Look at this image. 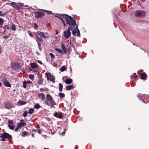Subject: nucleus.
<instances>
[{
  "mask_svg": "<svg viewBox=\"0 0 149 149\" xmlns=\"http://www.w3.org/2000/svg\"><path fill=\"white\" fill-rule=\"evenodd\" d=\"M63 17L65 18L66 20V23L72 26H75L76 24L75 21L72 17L67 15L63 14Z\"/></svg>",
  "mask_w": 149,
  "mask_h": 149,
  "instance_id": "obj_1",
  "label": "nucleus"
},
{
  "mask_svg": "<svg viewBox=\"0 0 149 149\" xmlns=\"http://www.w3.org/2000/svg\"><path fill=\"white\" fill-rule=\"evenodd\" d=\"M46 104L49 105V102L50 103L51 108H54V106L56 105V103L53 100V98L49 94H47L46 95V99L45 100Z\"/></svg>",
  "mask_w": 149,
  "mask_h": 149,
  "instance_id": "obj_2",
  "label": "nucleus"
},
{
  "mask_svg": "<svg viewBox=\"0 0 149 149\" xmlns=\"http://www.w3.org/2000/svg\"><path fill=\"white\" fill-rule=\"evenodd\" d=\"M36 37L40 41L42 40V38L45 39L48 38L47 36H45L43 32L39 31L36 33Z\"/></svg>",
  "mask_w": 149,
  "mask_h": 149,
  "instance_id": "obj_3",
  "label": "nucleus"
},
{
  "mask_svg": "<svg viewBox=\"0 0 149 149\" xmlns=\"http://www.w3.org/2000/svg\"><path fill=\"white\" fill-rule=\"evenodd\" d=\"M138 97L141 100L145 103H147L149 101V96L148 95L139 94Z\"/></svg>",
  "mask_w": 149,
  "mask_h": 149,
  "instance_id": "obj_4",
  "label": "nucleus"
},
{
  "mask_svg": "<svg viewBox=\"0 0 149 149\" xmlns=\"http://www.w3.org/2000/svg\"><path fill=\"white\" fill-rule=\"evenodd\" d=\"M73 29V28L72 27L69 26L67 31H64V36L65 38H68L70 37L71 34L70 30L72 31Z\"/></svg>",
  "mask_w": 149,
  "mask_h": 149,
  "instance_id": "obj_5",
  "label": "nucleus"
},
{
  "mask_svg": "<svg viewBox=\"0 0 149 149\" xmlns=\"http://www.w3.org/2000/svg\"><path fill=\"white\" fill-rule=\"evenodd\" d=\"M11 6L17 10L19 9L22 6H23V4L20 3H16L13 2L10 3Z\"/></svg>",
  "mask_w": 149,
  "mask_h": 149,
  "instance_id": "obj_6",
  "label": "nucleus"
},
{
  "mask_svg": "<svg viewBox=\"0 0 149 149\" xmlns=\"http://www.w3.org/2000/svg\"><path fill=\"white\" fill-rule=\"evenodd\" d=\"M146 15V13L143 11H138L136 12V15L138 17H142L145 16Z\"/></svg>",
  "mask_w": 149,
  "mask_h": 149,
  "instance_id": "obj_7",
  "label": "nucleus"
},
{
  "mask_svg": "<svg viewBox=\"0 0 149 149\" xmlns=\"http://www.w3.org/2000/svg\"><path fill=\"white\" fill-rule=\"evenodd\" d=\"M77 29H74L73 28L72 31V33L73 36H75L77 34V36L78 37L80 36V33L79 30L78 29L77 27Z\"/></svg>",
  "mask_w": 149,
  "mask_h": 149,
  "instance_id": "obj_8",
  "label": "nucleus"
},
{
  "mask_svg": "<svg viewBox=\"0 0 149 149\" xmlns=\"http://www.w3.org/2000/svg\"><path fill=\"white\" fill-rule=\"evenodd\" d=\"M2 81L4 85L6 87H10L11 86L10 84L6 78H4L2 79Z\"/></svg>",
  "mask_w": 149,
  "mask_h": 149,
  "instance_id": "obj_9",
  "label": "nucleus"
},
{
  "mask_svg": "<svg viewBox=\"0 0 149 149\" xmlns=\"http://www.w3.org/2000/svg\"><path fill=\"white\" fill-rule=\"evenodd\" d=\"M46 75L48 80L52 81H54L55 79L53 78V76L50 73H46Z\"/></svg>",
  "mask_w": 149,
  "mask_h": 149,
  "instance_id": "obj_10",
  "label": "nucleus"
},
{
  "mask_svg": "<svg viewBox=\"0 0 149 149\" xmlns=\"http://www.w3.org/2000/svg\"><path fill=\"white\" fill-rule=\"evenodd\" d=\"M35 13L36 15V17L38 18L42 17L45 16V15L43 13L40 12H37Z\"/></svg>",
  "mask_w": 149,
  "mask_h": 149,
  "instance_id": "obj_11",
  "label": "nucleus"
},
{
  "mask_svg": "<svg viewBox=\"0 0 149 149\" xmlns=\"http://www.w3.org/2000/svg\"><path fill=\"white\" fill-rule=\"evenodd\" d=\"M1 138H4L6 139H9L11 137V136L6 132L4 133L3 135L0 136Z\"/></svg>",
  "mask_w": 149,
  "mask_h": 149,
  "instance_id": "obj_12",
  "label": "nucleus"
},
{
  "mask_svg": "<svg viewBox=\"0 0 149 149\" xmlns=\"http://www.w3.org/2000/svg\"><path fill=\"white\" fill-rule=\"evenodd\" d=\"M13 107V104L9 102H7L5 104V107L7 109H10Z\"/></svg>",
  "mask_w": 149,
  "mask_h": 149,
  "instance_id": "obj_13",
  "label": "nucleus"
},
{
  "mask_svg": "<svg viewBox=\"0 0 149 149\" xmlns=\"http://www.w3.org/2000/svg\"><path fill=\"white\" fill-rule=\"evenodd\" d=\"M26 124V123L25 122H21L20 123H18L17 126L18 127H19L21 129L23 127L25 126Z\"/></svg>",
  "mask_w": 149,
  "mask_h": 149,
  "instance_id": "obj_14",
  "label": "nucleus"
},
{
  "mask_svg": "<svg viewBox=\"0 0 149 149\" xmlns=\"http://www.w3.org/2000/svg\"><path fill=\"white\" fill-rule=\"evenodd\" d=\"M74 88V86L73 85L67 86L66 87V90L67 91L70 90Z\"/></svg>",
  "mask_w": 149,
  "mask_h": 149,
  "instance_id": "obj_15",
  "label": "nucleus"
},
{
  "mask_svg": "<svg viewBox=\"0 0 149 149\" xmlns=\"http://www.w3.org/2000/svg\"><path fill=\"white\" fill-rule=\"evenodd\" d=\"M39 97L42 100H43L45 99V95L42 93H40L38 94Z\"/></svg>",
  "mask_w": 149,
  "mask_h": 149,
  "instance_id": "obj_16",
  "label": "nucleus"
},
{
  "mask_svg": "<svg viewBox=\"0 0 149 149\" xmlns=\"http://www.w3.org/2000/svg\"><path fill=\"white\" fill-rule=\"evenodd\" d=\"M26 103V102L22 101L21 100H19L17 104L18 106L19 105H23L25 104Z\"/></svg>",
  "mask_w": 149,
  "mask_h": 149,
  "instance_id": "obj_17",
  "label": "nucleus"
},
{
  "mask_svg": "<svg viewBox=\"0 0 149 149\" xmlns=\"http://www.w3.org/2000/svg\"><path fill=\"white\" fill-rule=\"evenodd\" d=\"M30 65L32 68H37L38 67V65H37L36 63H31Z\"/></svg>",
  "mask_w": 149,
  "mask_h": 149,
  "instance_id": "obj_18",
  "label": "nucleus"
},
{
  "mask_svg": "<svg viewBox=\"0 0 149 149\" xmlns=\"http://www.w3.org/2000/svg\"><path fill=\"white\" fill-rule=\"evenodd\" d=\"M55 116L60 118H61L63 117L62 114L61 113H55Z\"/></svg>",
  "mask_w": 149,
  "mask_h": 149,
  "instance_id": "obj_19",
  "label": "nucleus"
},
{
  "mask_svg": "<svg viewBox=\"0 0 149 149\" xmlns=\"http://www.w3.org/2000/svg\"><path fill=\"white\" fill-rule=\"evenodd\" d=\"M72 80L70 79H67L65 81V83L67 84H70L72 82Z\"/></svg>",
  "mask_w": 149,
  "mask_h": 149,
  "instance_id": "obj_20",
  "label": "nucleus"
},
{
  "mask_svg": "<svg viewBox=\"0 0 149 149\" xmlns=\"http://www.w3.org/2000/svg\"><path fill=\"white\" fill-rule=\"evenodd\" d=\"M141 78L143 79H145L146 77V74L145 72H143L141 74Z\"/></svg>",
  "mask_w": 149,
  "mask_h": 149,
  "instance_id": "obj_21",
  "label": "nucleus"
},
{
  "mask_svg": "<svg viewBox=\"0 0 149 149\" xmlns=\"http://www.w3.org/2000/svg\"><path fill=\"white\" fill-rule=\"evenodd\" d=\"M61 48H62V49L63 50L65 53H66V48L65 47V46L62 43L61 44Z\"/></svg>",
  "mask_w": 149,
  "mask_h": 149,
  "instance_id": "obj_22",
  "label": "nucleus"
},
{
  "mask_svg": "<svg viewBox=\"0 0 149 149\" xmlns=\"http://www.w3.org/2000/svg\"><path fill=\"white\" fill-rule=\"evenodd\" d=\"M28 135V133L26 131H24L22 132V135L23 137H25Z\"/></svg>",
  "mask_w": 149,
  "mask_h": 149,
  "instance_id": "obj_23",
  "label": "nucleus"
},
{
  "mask_svg": "<svg viewBox=\"0 0 149 149\" xmlns=\"http://www.w3.org/2000/svg\"><path fill=\"white\" fill-rule=\"evenodd\" d=\"M11 30L15 31L16 30V26L14 24H13L11 27Z\"/></svg>",
  "mask_w": 149,
  "mask_h": 149,
  "instance_id": "obj_24",
  "label": "nucleus"
},
{
  "mask_svg": "<svg viewBox=\"0 0 149 149\" xmlns=\"http://www.w3.org/2000/svg\"><path fill=\"white\" fill-rule=\"evenodd\" d=\"M63 85L61 84H59V91L60 92L62 91Z\"/></svg>",
  "mask_w": 149,
  "mask_h": 149,
  "instance_id": "obj_25",
  "label": "nucleus"
},
{
  "mask_svg": "<svg viewBox=\"0 0 149 149\" xmlns=\"http://www.w3.org/2000/svg\"><path fill=\"white\" fill-rule=\"evenodd\" d=\"M34 107L35 108L38 109L40 107V106L39 104L37 103L35 104Z\"/></svg>",
  "mask_w": 149,
  "mask_h": 149,
  "instance_id": "obj_26",
  "label": "nucleus"
},
{
  "mask_svg": "<svg viewBox=\"0 0 149 149\" xmlns=\"http://www.w3.org/2000/svg\"><path fill=\"white\" fill-rule=\"evenodd\" d=\"M59 95L61 97H64L65 95L63 93H59Z\"/></svg>",
  "mask_w": 149,
  "mask_h": 149,
  "instance_id": "obj_27",
  "label": "nucleus"
},
{
  "mask_svg": "<svg viewBox=\"0 0 149 149\" xmlns=\"http://www.w3.org/2000/svg\"><path fill=\"white\" fill-rule=\"evenodd\" d=\"M4 23V20L2 18L0 17V25H2Z\"/></svg>",
  "mask_w": 149,
  "mask_h": 149,
  "instance_id": "obj_28",
  "label": "nucleus"
},
{
  "mask_svg": "<svg viewBox=\"0 0 149 149\" xmlns=\"http://www.w3.org/2000/svg\"><path fill=\"white\" fill-rule=\"evenodd\" d=\"M26 84H27V82H26V81H24L23 82V86L24 87V88H26Z\"/></svg>",
  "mask_w": 149,
  "mask_h": 149,
  "instance_id": "obj_29",
  "label": "nucleus"
},
{
  "mask_svg": "<svg viewBox=\"0 0 149 149\" xmlns=\"http://www.w3.org/2000/svg\"><path fill=\"white\" fill-rule=\"evenodd\" d=\"M66 69V68L64 66H63L60 69L61 71H63L65 70Z\"/></svg>",
  "mask_w": 149,
  "mask_h": 149,
  "instance_id": "obj_30",
  "label": "nucleus"
},
{
  "mask_svg": "<svg viewBox=\"0 0 149 149\" xmlns=\"http://www.w3.org/2000/svg\"><path fill=\"white\" fill-rule=\"evenodd\" d=\"M34 111V109H31L29 110V113L30 114H32Z\"/></svg>",
  "mask_w": 149,
  "mask_h": 149,
  "instance_id": "obj_31",
  "label": "nucleus"
},
{
  "mask_svg": "<svg viewBox=\"0 0 149 149\" xmlns=\"http://www.w3.org/2000/svg\"><path fill=\"white\" fill-rule=\"evenodd\" d=\"M6 14V13H3L2 11H0V16H3Z\"/></svg>",
  "mask_w": 149,
  "mask_h": 149,
  "instance_id": "obj_32",
  "label": "nucleus"
},
{
  "mask_svg": "<svg viewBox=\"0 0 149 149\" xmlns=\"http://www.w3.org/2000/svg\"><path fill=\"white\" fill-rule=\"evenodd\" d=\"M56 50L58 52H59L60 53H61L63 52L61 50V49L59 48H56Z\"/></svg>",
  "mask_w": 149,
  "mask_h": 149,
  "instance_id": "obj_33",
  "label": "nucleus"
},
{
  "mask_svg": "<svg viewBox=\"0 0 149 149\" xmlns=\"http://www.w3.org/2000/svg\"><path fill=\"white\" fill-rule=\"evenodd\" d=\"M9 128L12 130H13L14 129V125H8Z\"/></svg>",
  "mask_w": 149,
  "mask_h": 149,
  "instance_id": "obj_34",
  "label": "nucleus"
},
{
  "mask_svg": "<svg viewBox=\"0 0 149 149\" xmlns=\"http://www.w3.org/2000/svg\"><path fill=\"white\" fill-rule=\"evenodd\" d=\"M29 78L33 80V79L34 78V76L32 74H30L29 76Z\"/></svg>",
  "mask_w": 149,
  "mask_h": 149,
  "instance_id": "obj_35",
  "label": "nucleus"
},
{
  "mask_svg": "<svg viewBox=\"0 0 149 149\" xmlns=\"http://www.w3.org/2000/svg\"><path fill=\"white\" fill-rule=\"evenodd\" d=\"M49 54L50 56H51V57L52 58H55V56L52 53H50Z\"/></svg>",
  "mask_w": 149,
  "mask_h": 149,
  "instance_id": "obj_36",
  "label": "nucleus"
},
{
  "mask_svg": "<svg viewBox=\"0 0 149 149\" xmlns=\"http://www.w3.org/2000/svg\"><path fill=\"white\" fill-rule=\"evenodd\" d=\"M13 65L14 66H18L19 65V63H15L13 64Z\"/></svg>",
  "mask_w": 149,
  "mask_h": 149,
  "instance_id": "obj_37",
  "label": "nucleus"
},
{
  "mask_svg": "<svg viewBox=\"0 0 149 149\" xmlns=\"http://www.w3.org/2000/svg\"><path fill=\"white\" fill-rule=\"evenodd\" d=\"M28 112L26 111H25L23 114V116L24 117H26L27 116Z\"/></svg>",
  "mask_w": 149,
  "mask_h": 149,
  "instance_id": "obj_38",
  "label": "nucleus"
},
{
  "mask_svg": "<svg viewBox=\"0 0 149 149\" xmlns=\"http://www.w3.org/2000/svg\"><path fill=\"white\" fill-rule=\"evenodd\" d=\"M28 33H29V35H30V36H31V37H32L33 36L32 33L30 31H29L28 32Z\"/></svg>",
  "mask_w": 149,
  "mask_h": 149,
  "instance_id": "obj_39",
  "label": "nucleus"
},
{
  "mask_svg": "<svg viewBox=\"0 0 149 149\" xmlns=\"http://www.w3.org/2000/svg\"><path fill=\"white\" fill-rule=\"evenodd\" d=\"M8 123L10 124H13V121L11 120H9Z\"/></svg>",
  "mask_w": 149,
  "mask_h": 149,
  "instance_id": "obj_40",
  "label": "nucleus"
},
{
  "mask_svg": "<svg viewBox=\"0 0 149 149\" xmlns=\"http://www.w3.org/2000/svg\"><path fill=\"white\" fill-rule=\"evenodd\" d=\"M34 28L35 29H36L38 27V26L36 23H34Z\"/></svg>",
  "mask_w": 149,
  "mask_h": 149,
  "instance_id": "obj_41",
  "label": "nucleus"
},
{
  "mask_svg": "<svg viewBox=\"0 0 149 149\" xmlns=\"http://www.w3.org/2000/svg\"><path fill=\"white\" fill-rule=\"evenodd\" d=\"M44 12L45 13H46L47 14H49L50 13V12L49 11H47V10H44Z\"/></svg>",
  "mask_w": 149,
  "mask_h": 149,
  "instance_id": "obj_42",
  "label": "nucleus"
},
{
  "mask_svg": "<svg viewBox=\"0 0 149 149\" xmlns=\"http://www.w3.org/2000/svg\"><path fill=\"white\" fill-rule=\"evenodd\" d=\"M26 82H27V84H32V82L30 81H26Z\"/></svg>",
  "mask_w": 149,
  "mask_h": 149,
  "instance_id": "obj_43",
  "label": "nucleus"
},
{
  "mask_svg": "<svg viewBox=\"0 0 149 149\" xmlns=\"http://www.w3.org/2000/svg\"><path fill=\"white\" fill-rule=\"evenodd\" d=\"M52 65H53L55 66V67H56V66L57 65V64L56 63H54V62H53V63H52Z\"/></svg>",
  "mask_w": 149,
  "mask_h": 149,
  "instance_id": "obj_44",
  "label": "nucleus"
},
{
  "mask_svg": "<svg viewBox=\"0 0 149 149\" xmlns=\"http://www.w3.org/2000/svg\"><path fill=\"white\" fill-rule=\"evenodd\" d=\"M19 129H20V128L18 127V126L17 125V128L15 129V131L16 132Z\"/></svg>",
  "mask_w": 149,
  "mask_h": 149,
  "instance_id": "obj_45",
  "label": "nucleus"
},
{
  "mask_svg": "<svg viewBox=\"0 0 149 149\" xmlns=\"http://www.w3.org/2000/svg\"><path fill=\"white\" fill-rule=\"evenodd\" d=\"M38 83L39 84H41L42 83V81L41 80H39L38 81Z\"/></svg>",
  "mask_w": 149,
  "mask_h": 149,
  "instance_id": "obj_46",
  "label": "nucleus"
},
{
  "mask_svg": "<svg viewBox=\"0 0 149 149\" xmlns=\"http://www.w3.org/2000/svg\"><path fill=\"white\" fill-rule=\"evenodd\" d=\"M38 133L40 134L41 133V130H38Z\"/></svg>",
  "mask_w": 149,
  "mask_h": 149,
  "instance_id": "obj_47",
  "label": "nucleus"
},
{
  "mask_svg": "<svg viewBox=\"0 0 149 149\" xmlns=\"http://www.w3.org/2000/svg\"><path fill=\"white\" fill-rule=\"evenodd\" d=\"M37 61L40 64H42V62L40 61H39V60H38Z\"/></svg>",
  "mask_w": 149,
  "mask_h": 149,
  "instance_id": "obj_48",
  "label": "nucleus"
},
{
  "mask_svg": "<svg viewBox=\"0 0 149 149\" xmlns=\"http://www.w3.org/2000/svg\"><path fill=\"white\" fill-rule=\"evenodd\" d=\"M2 138V141H6L5 138Z\"/></svg>",
  "mask_w": 149,
  "mask_h": 149,
  "instance_id": "obj_49",
  "label": "nucleus"
},
{
  "mask_svg": "<svg viewBox=\"0 0 149 149\" xmlns=\"http://www.w3.org/2000/svg\"><path fill=\"white\" fill-rule=\"evenodd\" d=\"M59 18H60V19L63 22H64V21H63V19L62 18H61V17H59Z\"/></svg>",
  "mask_w": 149,
  "mask_h": 149,
  "instance_id": "obj_50",
  "label": "nucleus"
},
{
  "mask_svg": "<svg viewBox=\"0 0 149 149\" xmlns=\"http://www.w3.org/2000/svg\"><path fill=\"white\" fill-rule=\"evenodd\" d=\"M32 131L33 132H36V130H35V129H33L32 130Z\"/></svg>",
  "mask_w": 149,
  "mask_h": 149,
  "instance_id": "obj_51",
  "label": "nucleus"
},
{
  "mask_svg": "<svg viewBox=\"0 0 149 149\" xmlns=\"http://www.w3.org/2000/svg\"><path fill=\"white\" fill-rule=\"evenodd\" d=\"M63 23L64 24V26H66V24H65V22H63Z\"/></svg>",
  "mask_w": 149,
  "mask_h": 149,
  "instance_id": "obj_52",
  "label": "nucleus"
},
{
  "mask_svg": "<svg viewBox=\"0 0 149 149\" xmlns=\"http://www.w3.org/2000/svg\"><path fill=\"white\" fill-rule=\"evenodd\" d=\"M2 52V49L0 47V54Z\"/></svg>",
  "mask_w": 149,
  "mask_h": 149,
  "instance_id": "obj_53",
  "label": "nucleus"
},
{
  "mask_svg": "<svg viewBox=\"0 0 149 149\" xmlns=\"http://www.w3.org/2000/svg\"><path fill=\"white\" fill-rule=\"evenodd\" d=\"M6 28L8 29H9L10 27L8 26H7Z\"/></svg>",
  "mask_w": 149,
  "mask_h": 149,
  "instance_id": "obj_54",
  "label": "nucleus"
},
{
  "mask_svg": "<svg viewBox=\"0 0 149 149\" xmlns=\"http://www.w3.org/2000/svg\"><path fill=\"white\" fill-rule=\"evenodd\" d=\"M38 45L39 46V47H40V46L41 45V44L40 43H39V42H38Z\"/></svg>",
  "mask_w": 149,
  "mask_h": 149,
  "instance_id": "obj_55",
  "label": "nucleus"
},
{
  "mask_svg": "<svg viewBox=\"0 0 149 149\" xmlns=\"http://www.w3.org/2000/svg\"><path fill=\"white\" fill-rule=\"evenodd\" d=\"M137 75H135V76H134V77L135 78H137Z\"/></svg>",
  "mask_w": 149,
  "mask_h": 149,
  "instance_id": "obj_56",
  "label": "nucleus"
},
{
  "mask_svg": "<svg viewBox=\"0 0 149 149\" xmlns=\"http://www.w3.org/2000/svg\"><path fill=\"white\" fill-rule=\"evenodd\" d=\"M24 120H23V119H22V120H20V121L21 122H22V121H24Z\"/></svg>",
  "mask_w": 149,
  "mask_h": 149,
  "instance_id": "obj_57",
  "label": "nucleus"
},
{
  "mask_svg": "<svg viewBox=\"0 0 149 149\" xmlns=\"http://www.w3.org/2000/svg\"><path fill=\"white\" fill-rule=\"evenodd\" d=\"M65 133V132H62L63 134H64Z\"/></svg>",
  "mask_w": 149,
  "mask_h": 149,
  "instance_id": "obj_58",
  "label": "nucleus"
},
{
  "mask_svg": "<svg viewBox=\"0 0 149 149\" xmlns=\"http://www.w3.org/2000/svg\"><path fill=\"white\" fill-rule=\"evenodd\" d=\"M37 127L38 128H40L39 126H38V125L37 126Z\"/></svg>",
  "mask_w": 149,
  "mask_h": 149,
  "instance_id": "obj_59",
  "label": "nucleus"
},
{
  "mask_svg": "<svg viewBox=\"0 0 149 149\" xmlns=\"http://www.w3.org/2000/svg\"><path fill=\"white\" fill-rule=\"evenodd\" d=\"M44 149H49V148H44Z\"/></svg>",
  "mask_w": 149,
  "mask_h": 149,
  "instance_id": "obj_60",
  "label": "nucleus"
},
{
  "mask_svg": "<svg viewBox=\"0 0 149 149\" xmlns=\"http://www.w3.org/2000/svg\"><path fill=\"white\" fill-rule=\"evenodd\" d=\"M1 83L0 82V86H1Z\"/></svg>",
  "mask_w": 149,
  "mask_h": 149,
  "instance_id": "obj_61",
  "label": "nucleus"
},
{
  "mask_svg": "<svg viewBox=\"0 0 149 149\" xmlns=\"http://www.w3.org/2000/svg\"><path fill=\"white\" fill-rule=\"evenodd\" d=\"M25 6L26 7H28V6H27V5H26V6Z\"/></svg>",
  "mask_w": 149,
  "mask_h": 149,
  "instance_id": "obj_62",
  "label": "nucleus"
},
{
  "mask_svg": "<svg viewBox=\"0 0 149 149\" xmlns=\"http://www.w3.org/2000/svg\"><path fill=\"white\" fill-rule=\"evenodd\" d=\"M134 75H135V74H136V73H134Z\"/></svg>",
  "mask_w": 149,
  "mask_h": 149,
  "instance_id": "obj_63",
  "label": "nucleus"
},
{
  "mask_svg": "<svg viewBox=\"0 0 149 149\" xmlns=\"http://www.w3.org/2000/svg\"><path fill=\"white\" fill-rule=\"evenodd\" d=\"M58 34L57 32V33H56V34Z\"/></svg>",
  "mask_w": 149,
  "mask_h": 149,
  "instance_id": "obj_64",
  "label": "nucleus"
}]
</instances>
